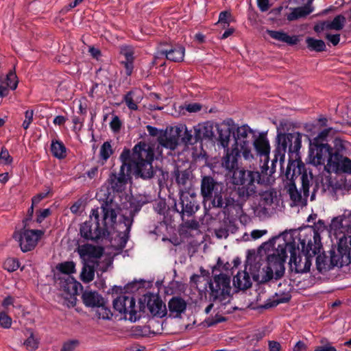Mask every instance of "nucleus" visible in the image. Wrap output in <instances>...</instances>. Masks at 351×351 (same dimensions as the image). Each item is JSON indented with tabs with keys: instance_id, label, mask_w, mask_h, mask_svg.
<instances>
[{
	"instance_id": "obj_1",
	"label": "nucleus",
	"mask_w": 351,
	"mask_h": 351,
	"mask_svg": "<svg viewBox=\"0 0 351 351\" xmlns=\"http://www.w3.org/2000/svg\"><path fill=\"white\" fill-rule=\"evenodd\" d=\"M285 232L291 234L286 241V251L290 252L291 270L301 274L309 271L313 257L322 249L319 234L310 227Z\"/></svg>"
},
{
	"instance_id": "obj_2",
	"label": "nucleus",
	"mask_w": 351,
	"mask_h": 351,
	"mask_svg": "<svg viewBox=\"0 0 351 351\" xmlns=\"http://www.w3.org/2000/svg\"><path fill=\"white\" fill-rule=\"evenodd\" d=\"M129 206L126 203L123 208L112 201L106 202L101 208L102 218L100 223L106 232L110 233L112 230L129 234L133 223V217L139 210L140 205L130 201Z\"/></svg>"
},
{
	"instance_id": "obj_3",
	"label": "nucleus",
	"mask_w": 351,
	"mask_h": 351,
	"mask_svg": "<svg viewBox=\"0 0 351 351\" xmlns=\"http://www.w3.org/2000/svg\"><path fill=\"white\" fill-rule=\"evenodd\" d=\"M291 234L283 232L273 237L261 246V250L267 253V265L263 269L262 280L268 281L273 278H280L285 273V262L287 257L286 241Z\"/></svg>"
},
{
	"instance_id": "obj_4",
	"label": "nucleus",
	"mask_w": 351,
	"mask_h": 351,
	"mask_svg": "<svg viewBox=\"0 0 351 351\" xmlns=\"http://www.w3.org/2000/svg\"><path fill=\"white\" fill-rule=\"evenodd\" d=\"M341 217L334 218L330 226V234L337 240L336 246L330 250L332 266L342 267L351 262V227Z\"/></svg>"
},
{
	"instance_id": "obj_5",
	"label": "nucleus",
	"mask_w": 351,
	"mask_h": 351,
	"mask_svg": "<svg viewBox=\"0 0 351 351\" xmlns=\"http://www.w3.org/2000/svg\"><path fill=\"white\" fill-rule=\"evenodd\" d=\"M296 163L298 162L297 161H292L289 163L286 171L287 180L285 182V187L293 202L292 206L305 204L309 192V178L306 173H302L300 176L302 193L296 188L294 178L300 176L301 170L300 167H295Z\"/></svg>"
},
{
	"instance_id": "obj_6",
	"label": "nucleus",
	"mask_w": 351,
	"mask_h": 351,
	"mask_svg": "<svg viewBox=\"0 0 351 351\" xmlns=\"http://www.w3.org/2000/svg\"><path fill=\"white\" fill-rule=\"evenodd\" d=\"M337 130L333 128H328L313 138L311 142L309 149V162L311 164L318 166L328 163L330 156L333 154V149L327 143H324L330 134H335Z\"/></svg>"
},
{
	"instance_id": "obj_7",
	"label": "nucleus",
	"mask_w": 351,
	"mask_h": 351,
	"mask_svg": "<svg viewBox=\"0 0 351 351\" xmlns=\"http://www.w3.org/2000/svg\"><path fill=\"white\" fill-rule=\"evenodd\" d=\"M223 184L216 182L212 178L206 176L202 180L201 193L204 200L211 201L214 207L241 208L232 199H223Z\"/></svg>"
},
{
	"instance_id": "obj_8",
	"label": "nucleus",
	"mask_w": 351,
	"mask_h": 351,
	"mask_svg": "<svg viewBox=\"0 0 351 351\" xmlns=\"http://www.w3.org/2000/svg\"><path fill=\"white\" fill-rule=\"evenodd\" d=\"M276 141L277 145L272 162L278 160L284 161L287 149L290 153L297 154L301 147L302 137L300 134L299 133H285L282 122L277 127Z\"/></svg>"
},
{
	"instance_id": "obj_9",
	"label": "nucleus",
	"mask_w": 351,
	"mask_h": 351,
	"mask_svg": "<svg viewBox=\"0 0 351 351\" xmlns=\"http://www.w3.org/2000/svg\"><path fill=\"white\" fill-rule=\"evenodd\" d=\"M132 160L136 164L138 173L143 178H150L154 175L152 162L154 150L145 143H139L133 149Z\"/></svg>"
},
{
	"instance_id": "obj_10",
	"label": "nucleus",
	"mask_w": 351,
	"mask_h": 351,
	"mask_svg": "<svg viewBox=\"0 0 351 351\" xmlns=\"http://www.w3.org/2000/svg\"><path fill=\"white\" fill-rule=\"evenodd\" d=\"M233 183L239 185L238 195L242 199H246L256 193V183L261 182L259 172L237 169L233 173Z\"/></svg>"
},
{
	"instance_id": "obj_11",
	"label": "nucleus",
	"mask_w": 351,
	"mask_h": 351,
	"mask_svg": "<svg viewBox=\"0 0 351 351\" xmlns=\"http://www.w3.org/2000/svg\"><path fill=\"white\" fill-rule=\"evenodd\" d=\"M253 133L252 130L247 125L237 126L234 134V152L236 154H241L245 160L254 158L252 149L250 135Z\"/></svg>"
},
{
	"instance_id": "obj_12",
	"label": "nucleus",
	"mask_w": 351,
	"mask_h": 351,
	"mask_svg": "<svg viewBox=\"0 0 351 351\" xmlns=\"http://www.w3.org/2000/svg\"><path fill=\"white\" fill-rule=\"evenodd\" d=\"M99 208H93L90 213V220L83 223L80 227V234L86 239L97 240L106 234L104 227L100 223Z\"/></svg>"
},
{
	"instance_id": "obj_13",
	"label": "nucleus",
	"mask_w": 351,
	"mask_h": 351,
	"mask_svg": "<svg viewBox=\"0 0 351 351\" xmlns=\"http://www.w3.org/2000/svg\"><path fill=\"white\" fill-rule=\"evenodd\" d=\"M211 296L215 300H219L223 304L229 301L231 287L230 279L226 274L216 275L209 284Z\"/></svg>"
},
{
	"instance_id": "obj_14",
	"label": "nucleus",
	"mask_w": 351,
	"mask_h": 351,
	"mask_svg": "<svg viewBox=\"0 0 351 351\" xmlns=\"http://www.w3.org/2000/svg\"><path fill=\"white\" fill-rule=\"evenodd\" d=\"M45 234L42 230L22 229L14 234V239L19 243L22 252H27L34 250Z\"/></svg>"
},
{
	"instance_id": "obj_15",
	"label": "nucleus",
	"mask_w": 351,
	"mask_h": 351,
	"mask_svg": "<svg viewBox=\"0 0 351 351\" xmlns=\"http://www.w3.org/2000/svg\"><path fill=\"white\" fill-rule=\"evenodd\" d=\"M260 257L258 256H255L254 257V261H256V263L253 265L252 263V258L247 257L245 269L243 271H239L237 274L234 277L233 284L235 287L239 289L244 290L251 287V278L246 270L249 267V269L250 270L254 277H259L261 268V265L258 263Z\"/></svg>"
},
{
	"instance_id": "obj_16",
	"label": "nucleus",
	"mask_w": 351,
	"mask_h": 351,
	"mask_svg": "<svg viewBox=\"0 0 351 351\" xmlns=\"http://www.w3.org/2000/svg\"><path fill=\"white\" fill-rule=\"evenodd\" d=\"M114 308L124 315V318L132 322H136L140 318L138 307L136 305L132 297L120 295L113 302Z\"/></svg>"
},
{
	"instance_id": "obj_17",
	"label": "nucleus",
	"mask_w": 351,
	"mask_h": 351,
	"mask_svg": "<svg viewBox=\"0 0 351 351\" xmlns=\"http://www.w3.org/2000/svg\"><path fill=\"white\" fill-rule=\"evenodd\" d=\"M57 270L62 274H67L66 279L62 282V287L69 295H76L78 290L82 288L81 284L70 275L75 273V264L73 261H65L56 266Z\"/></svg>"
},
{
	"instance_id": "obj_18",
	"label": "nucleus",
	"mask_w": 351,
	"mask_h": 351,
	"mask_svg": "<svg viewBox=\"0 0 351 351\" xmlns=\"http://www.w3.org/2000/svg\"><path fill=\"white\" fill-rule=\"evenodd\" d=\"M324 170L336 174L351 173V160L339 153H333L330 156L328 163L324 166Z\"/></svg>"
},
{
	"instance_id": "obj_19",
	"label": "nucleus",
	"mask_w": 351,
	"mask_h": 351,
	"mask_svg": "<svg viewBox=\"0 0 351 351\" xmlns=\"http://www.w3.org/2000/svg\"><path fill=\"white\" fill-rule=\"evenodd\" d=\"M218 133V143L226 151L229 150V144L231 141V134L234 132L236 124L232 119L223 121L221 123L216 124Z\"/></svg>"
},
{
	"instance_id": "obj_20",
	"label": "nucleus",
	"mask_w": 351,
	"mask_h": 351,
	"mask_svg": "<svg viewBox=\"0 0 351 351\" xmlns=\"http://www.w3.org/2000/svg\"><path fill=\"white\" fill-rule=\"evenodd\" d=\"M253 145L258 156L261 160H263V169H268V163L269 161L270 145L266 135L259 134L257 137L254 139Z\"/></svg>"
},
{
	"instance_id": "obj_21",
	"label": "nucleus",
	"mask_w": 351,
	"mask_h": 351,
	"mask_svg": "<svg viewBox=\"0 0 351 351\" xmlns=\"http://www.w3.org/2000/svg\"><path fill=\"white\" fill-rule=\"evenodd\" d=\"M182 129L179 127L171 128L160 134L158 137V143L161 147L170 150H174L178 145L180 132Z\"/></svg>"
},
{
	"instance_id": "obj_22",
	"label": "nucleus",
	"mask_w": 351,
	"mask_h": 351,
	"mask_svg": "<svg viewBox=\"0 0 351 351\" xmlns=\"http://www.w3.org/2000/svg\"><path fill=\"white\" fill-rule=\"evenodd\" d=\"M175 178L179 187L180 194L189 193L191 197L195 195L193 189V176L189 171L177 170L175 171Z\"/></svg>"
},
{
	"instance_id": "obj_23",
	"label": "nucleus",
	"mask_w": 351,
	"mask_h": 351,
	"mask_svg": "<svg viewBox=\"0 0 351 351\" xmlns=\"http://www.w3.org/2000/svg\"><path fill=\"white\" fill-rule=\"evenodd\" d=\"M130 180L128 167L123 164L121 166L119 173H112L110 177V184L112 189L116 191H121Z\"/></svg>"
},
{
	"instance_id": "obj_24",
	"label": "nucleus",
	"mask_w": 351,
	"mask_h": 351,
	"mask_svg": "<svg viewBox=\"0 0 351 351\" xmlns=\"http://www.w3.org/2000/svg\"><path fill=\"white\" fill-rule=\"evenodd\" d=\"M346 18L341 15H337L332 21H326L316 24L314 27V30L320 33L325 30H341L346 24Z\"/></svg>"
},
{
	"instance_id": "obj_25",
	"label": "nucleus",
	"mask_w": 351,
	"mask_h": 351,
	"mask_svg": "<svg viewBox=\"0 0 351 351\" xmlns=\"http://www.w3.org/2000/svg\"><path fill=\"white\" fill-rule=\"evenodd\" d=\"M77 252L84 262H88L99 258L103 253V249L90 244H84L78 246Z\"/></svg>"
},
{
	"instance_id": "obj_26",
	"label": "nucleus",
	"mask_w": 351,
	"mask_h": 351,
	"mask_svg": "<svg viewBox=\"0 0 351 351\" xmlns=\"http://www.w3.org/2000/svg\"><path fill=\"white\" fill-rule=\"evenodd\" d=\"M195 141L204 139L210 140L214 136L213 124L210 122L199 123L193 127Z\"/></svg>"
},
{
	"instance_id": "obj_27",
	"label": "nucleus",
	"mask_w": 351,
	"mask_h": 351,
	"mask_svg": "<svg viewBox=\"0 0 351 351\" xmlns=\"http://www.w3.org/2000/svg\"><path fill=\"white\" fill-rule=\"evenodd\" d=\"M195 195L193 197L190 196L189 193L180 194V204H182L180 213L191 215L197 211L198 207L195 201Z\"/></svg>"
},
{
	"instance_id": "obj_28",
	"label": "nucleus",
	"mask_w": 351,
	"mask_h": 351,
	"mask_svg": "<svg viewBox=\"0 0 351 351\" xmlns=\"http://www.w3.org/2000/svg\"><path fill=\"white\" fill-rule=\"evenodd\" d=\"M147 307L151 313L155 316L162 317L167 314L165 304L156 296L152 295L149 297Z\"/></svg>"
},
{
	"instance_id": "obj_29",
	"label": "nucleus",
	"mask_w": 351,
	"mask_h": 351,
	"mask_svg": "<svg viewBox=\"0 0 351 351\" xmlns=\"http://www.w3.org/2000/svg\"><path fill=\"white\" fill-rule=\"evenodd\" d=\"M313 1V0H298V2L301 1L304 3V6L293 9L291 13L287 15V19L289 21H294L309 14L313 11L311 6Z\"/></svg>"
},
{
	"instance_id": "obj_30",
	"label": "nucleus",
	"mask_w": 351,
	"mask_h": 351,
	"mask_svg": "<svg viewBox=\"0 0 351 351\" xmlns=\"http://www.w3.org/2000/svg\"><path fill=\"white\" fill-rule=\"evenodd\" d=\"M168 308L170 316L178 317L186 311V302L180 297H173L169 300Z\"/></svg>"
},
{
	"instance_id": "obj_31",
	"label": "nucleus",
	"mask_w": 351,
	"mask_h": 351,
	"mask_svg": "<svg viewBox=\"0 0 351 351\" xmlns=\"http://www.w3.org/2000/svg\"><path fill=\"white\" fill-rule=\"evenodd\" d=\"M266 32L271 38L282 43H285L289 45H296L300 41L299 36H289L288 34L283 31H274L267 29Z\"/></svg>"
},
{
	"instance_id": "obj_32",
	"label": "nucleus",
	"mask_w": 351,
	"mask_h": 351,
	"mask_svg": "<svg viewBox=\"0 0 351 351\" xmlns=\"http://www.w3.org/2000/svg\"><path fill=\"white\" fill-rule=\"evenodd\" d=\"M82 300L86 306L95 308L103 304L105 300L96 291H86L82 294Z\"/></svg>"
},
{
	"instance_id": "obj_33",
	"label": "nucleus",
	"mask_w": 351,
	"mask_h": 351,
	"mask_svg": "<svg viewBox=\"0 0 351 351\" xmlns=\"http://www.w3.org/2000/svg\"><path fill=\"white\" fill-rule=\"evenodd\" d=\"M51 151L52 154L58 159H62L66 156V148L60 141L53 140L51 141Z\"/></svg>"
},
{
	"instance_id": "obj_34",
	"label": "nucleus",
	"mask_w": 351,
	"mask_h": 351,
	"mask_svg": "<svg viewBox=\"0 0 351 351\" xmlns=\"http://www.w3.org/2000/svg\"><path fill=\"white\" fill-rule=\"evenodd\" d=\"M184 48L182 47H178L169 51H162V53L165 55L166 58L173 62H180L182 61L184 57Z\"/></svg>"
},
{
	"instance_id": "obj_35",
	"label": "nucleus",
	"mask_w": 351,
	"mask_h": 351,
	"mask_svg": "<svg viewBox=\"0 0 351 351\" xmlns=\"http://www.w3.org/2000/svg\"><path fill=\"white\" fill-rule=\"evenodd\" d=\"M306 43L307 47L311 51L320 52L326 49L325 43L322 40L308 37L306 39Z\"/></svg>"
},
{
	"instance_id": "obj_36",
	"label": "nucleus",
	"mask_w": 351,
	"mask_h": 351,
	"mask_svg": "<svg viewBox=\"0 0 351 351\" xmlns=\"http://www.w3.org/2000/svg\"><path fill=\"white\" fill-rule=\"evenodd\" d=\"M239 154H236L235 152H234V148H232L231 153H229V150L226 151V154L222 160V166L228 169L236 167L237 162L235 156Z\"/></svg>"
},
{
	"instance_id": "obj_37",
	"label": "nucleus",
	"mask_w": 351,
	"mask_h": 351,
	"mask_svg": "<svg viewBox=\"0 0 351 351\" xmlns=\"http://www.w3.org/2000/svg\"><path fill=\"white\" fill-rule=\"evenodd\" d=\"M95 308V313L99 319H110L112 316V313L110 308L106 305L105 300L103 304L99 305Z\"/></svg>"
},
{
	"instance_id": "obj_38",
	"label": "nucleus",
	"mask_w": 351,
	"mask_h": 351,
	"mask_svg": "<svg viewBox=\"0 0 351 351\" xmlns=\"http://www.w3.org/2000/svg\"><path fill=\"white\" fill-rule=\"evenodd\" d=\"M26 332L27 335H29V336L23 342V345L28 350H34L37 349L39 344L38 339L35 337L33 332L31 330L28 329L26 330Z\"/></svg>"
},
{
	"instance_id": "obj_39",
	"label": "nucleus",
	"mask_w": 351,
	"mask_h": 351,
	"mask_svg": "<svg viewBox=\"0 0 351 351\" xmlns=\"http://www.w3.org/2000/svg\"><path fill=\"white\" fill-rule=\"evenodd\" d=\"M113 150L110 142L106 141L103 143L99 150L100 159L106 162L112 154Z\"/></svg>"
},
{
	"instance_id": "obj_40",
	"label": "nucleus",
	"mask_w": 351,
	"mask_h": 351,
	"mask_svg": "<svg viewBox=\"0 0 351 351\" xmlns=\"http://www.w3.org/2000/svg\"><path fill=\"white\" fill-rule=\"evenodd\" d=\"M1 81H5L6 86L11 90H15L18 86V78L14 71H10Z\"/></svg>"
},
{
	"instance_id": "obj_41",
	"label": "nucleus",
	"mask_w": 351,
	"mask_h": 351,
	"mask_svg": "<svg viewBox=\"0 0 351 351\" xmlns=\"http://www.w3.org/2000/svg\"><path fill=\"white\" fill-rule=\"evenodd\" d=\"M275 197L276 193L272 191H267L262 194L261 204L264 206V210H267L269 209V208H267L266 206H271L273 204Z\"/></svg>"
},
{
	"instance_id": "obj_42",
	"label": "nucleus",
	"mask_w": 351,
	"mask_h": 351,
	"mask_svg": "<svg viewBox=\"0 0 351 351\" xmlns=\"http://www.w3.org/2000/svg\"><path fill=\"white\" fill-rule=\"evenodd\" d=\"M94 276L93 269L90 266L84 265L81 272V280L84 282H89L93 280Z\"/></svg>"
},
{
	"instance_id": "obj_43",
	"label": "nucleus",
	"mask_w": 351,
	"mask_h": 351,
	"mask_svg": "<svg viewBox=\"0 0 351 351\" xmlns=\"http://www.w3.org/2000/svg\"><path fill=\"white\" fill-rule=\"evenodd\" d=\"M19 266V261L15 258H8L3 263V268L10 272L16 271Z\"/></svg>"
},
{
	"instance_id": "obj_44",
	"label": "nucleus",
	"mask_w": 351,
	"mask_h": 351,
	"mask_svg": "<svg viewBox=\"0 0 351 351\" xmlns=\"http://www.w3.org/2000/svg\"><path fill=\"white\" fill-rule=\"evenodd\" d=\"M71 121L73 123L72 130L75 134H78L84 127V119L82 117L73 115Z\"/></svg>"
},
{
	"instance_id": "obj_45",
	"label": "nucleus",
	"mask_w": 351,
	"mask_h": 351,
	"mask_svg": "<svg viewBox=\"0 0 351 351\" xmlns=\"http://www.w3.org/2000/svg\"><path fill=\"white\" fill-rule=\"evenodd\" d=\"M346 142L341 140V138H335L333 141V145H334L333 149H335L333 153L341 154V152H343L344 150L346 149Z\"/></svg>"
},
{
	"instance_id": "obj_46",
	"label": "nucleus",
	"mask_w": 351,
	"mask_h": 351,
	"mask_svg": "<svg viewBox=\"0 0 351 351\" xmlns=\"http://www.w3.org/2000/svg\"><path fill=\"white\" fill-rule=\"evenodd\" d=\"M12 318L4 312H0V326L5 329L12 326Z\"/></svg>"
},
{
	"instance_id": "obj_47",
	"label": "nucleus",
	"mask_w": 351,
	"mask_h": 351,
	"mask_svg": "<svg viewBox=\"0 0 351 351\" xmlns=\"http://www.w3.org/2000/svg\"><path fill=\"white\" fill-rule=\"evenodd\" d=\"M34 110H28L25 112V119L23 122L22 126L25 130L29 128L30 124L33 121Z\"/></svg>"
},
{
	"instance_id": "obj_48",
	"label": "nucleus",
	"mask_w": 351,
	"mask_h": 351,
	"mask_svg": "<svg viewBox=\"0 0 351 351\" xmlns=\"http://www.w3.org/2000/svg\"><path fill=\"white\" fill-rule=\"evenodd\" d=\"M78 344L79 341L77 340L66 341L63 343L61 351H74Z\"/></svg>"
},
{
	"instance_id": "obj_49",
	"label": "nucleus",
	"mask_w": 351,
	"mask_h": 351,
	"mask_svg": "<svg viewBox=\"0 0 351 351\" xmlns=\"http://www.w3.org/2000/svg\"><path fill=\"white\" fill-rule=\"evenodd\" d=\"M124 100H125V102L127 106L130 110H137L138 106H137L136 103L134 101V99L132 98V92L128 93L125 96Z\"/></svg>"
},
{
	"instance_id": "obj_50",
	"label": "nucleus",
	"mask_w": 351,
	"mask_h": 351,
	"mask_svg": "<svg viewBox=\"0 0 351 351\" xmlns=\"http://www.w3.org/2000/svg\"><path fill=\"white\" fill-rule=\"evenodd\" d=\"M121 54L125 58V61L133 60V50L130 47H123L121 49Z\"/></svg>"
},
{
	"instance_id": "obj_51",
	"label": "nucleus",
	"mask_w": 351,
	"mask_h": 351,
	"mask_svg": "<svg viewBox=\"0 0 351 351\" xmlns=\"http://www.w3.org/2000/svg\"><path fill=\"white\" fill-rule=\"evenodd\" d=\"M110 126L113 132H117L119 131L121 126V122L117 116H114L112 117L110 123Z\"/></svg>"
},
{
	"instance_id": "obj_52",
	"label": "nucleus",
	"mask_w": 351,
	"mask_h": 351,
	"mask_svg": "<svg viewBox=\"0 0 351 351\" xmlns=\"http://www.w3.org/2000/svg\"><path fill=\"white\" fill-rule=\"evenodd\" d=\"M50 214H51V210L49 208H45L42 210H40L37 215L36 221L39 223H41Z\"/></svg>"
},
{
	"instance_id": "obj_53",
	"label": "nucleus",
	"mask_w": 351,
	"mask_h": 351,
	"mask_svg": "<svg viewBox=\"0 0 351 351\" xmlns=\"http://www.w3.org/2000/svg\"><path fill=\"white\" fill-rule=\"evenodd\" d=\"M0 160H3L5 164H10L12 161V158L10 156L7 149H2L0 153Z\"/></svg>"
},
{
	"instance_id": "obj_54",
	"label": "nucleus",
	"mask_w": 351,
	"mask_h": 351,
	"mask_svg": "<svg viewBox=\"0 0 351 351\" xmlns=\"http://www.w3.org/2000/svg\"><path fill=\"white\" fill-rule=\"evenodd\" d=\"M230 18V13L228 12H222L219 14L218 23H225L229 25V19Z\"/></svg>"
},
{
	"instance_id": "obj_55",
	"label": "nucleus",
	"mask_w": 351,
	"mask_h": 351,
	"mask_svg": "<svg viewBox=\"0 0 351 351\" xmlns=\"http://www.w3.org/2000/svg\"><path fill=\"white\" fill-rule=\"evenodd\" d=\"M326 38L334 46L337 45L340 41V35L339 34H326Z\"/></svg>"
},
{
	"instance_id": "obj_56",
	"label": "nucleus",
	"mask_w": 351,
	"mask_h": 351,
	"mask_svg": "<svg viewBox=\"0 0 351 351\" xmlns=\"http://www.w3.org/2000/svg\"><path fill=\"white\" fill-rule=\"evenodd\" d=\"M202 109L201 105L199 104H190L186 106V110L189 112H196Z\"/></svg>"
},
{
	"instance_id": "obj_57",
	"label": "nucleus",
	"mask_w": 351,
	"mask_h": 351,
	"mask_svg": "<svg viewBox=\"0 0 351 351\" xmlns=\"http://www.w3.org/2000/svg\"><path fill=\"white\" fill-rule=\"evenodd\" d=\"M9 87L6 86L5 81L0 80V97H3L8 94Z\"/></svg>"
},
{
	"instance_id": "obj_58",
	"label": "nucleus",
	"mask_w": 351,
	"mask_h": 351,
	"mask_svg": "<svg viewBox=\"0 0 351 351\" xmlns=\"http://www.w3.org/2000/svg\"><path fill=\"white\" fill-rule=\"evenodd\" d=\"M257 4L262 12H265L269 9V0H257Z\"/></svg>"
},
{
	"instance_id": "obj_59",
	"label": "nucleus",
	"mask_w": 351,
	"mask_h": 351,
	"mask_svg": "<svg viewBox=\"0 0 351 351\" xmlns=\"http://www.w3.org/2000/svg\"><path fill=\"white\" fill-rule=\"evenodd\" d=\"M121 159L123 161V164H125L128 167V171H130V167L127 163V161L129 160L130 157V152L129 150H124L122 154H121Z\"/></svg>"
},
{
	"instance_id": "obj_60",
	"label": "nucleus",
	"mask_w": 351,
	"mask_h": 351,
	"mask_svg": "<svg viewBox=\"0 0 351 351\" xmlns=\"http://www.w3.org/2000/svg\"><path fill=\"white\" fill-rule=\"evenodd\" d=\"M325 261H326V257L324 256H322L320 254V256H319L317 258V268L319 270H320V271H322V269H325V266H326Z\"/></svg>"
},
{
	"instance_id": "obj_61",
	"label": "nucleus",
	"mask_w": 351,
	"mask_h": 351,
	"mask_svg": "<svg viewBox=\"0 0 351 351\" xmlns=\"http://www.w3.org/2000/svg\"><path fill=\"white\" fill-rule=\"evenodd\" d=\"M67 118L62 115L56 116L53 120V123L56 125H62L66 121Z\"/></svg>"
},
{
	"instance_id": "obj_62",
	"label": "nucleus",
	"mask_w": 351,
	"mask_h": 351,
	"mask_svg": "<svg viewBox=\"0 0 351 351\" xmlns=\"http://www.w3.org/2000/svg\"><path fill=\"white\" fill-rule=\"evenodd\" d=\"M193 135L191 134V131H189L186 128H185L184 134L182 137V141L185 143H192L193 141Z\"/></svg>"
},
{
	"instance_id": "obj_63",
	"label": "nucleus",
	"mask_w": 351,
	"mask_h": 351,
	"mask_svg": "<svg viewBox=\"0 0 351 351\" xmlns=\"http://www.w3.org/2000/svg\"><path fill=\"white\" fill-rule=\"evenodd\" d=\"M267 233V230H254L251 232V236L253 239H258L265 235Z\"/></svg>"
},
{
	"instance_id": "obj_64",
	"label": "nucleus",
	"mask_w": 351,
	"mask_h": 351,
	"mask_svg": "<svg viewBox=\"0 0 351 351\" xmlns=\"http://www.w3.org/2000/svg\"><path fill=\"white\" fill-rule=\"evenodd\" d=\"M269 351H280V345L276 341H269Z\"/></svg>"
}]
</instances>
